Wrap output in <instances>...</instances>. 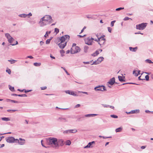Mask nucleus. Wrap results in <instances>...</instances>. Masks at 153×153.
<instances>
[{"label":"nucleus","mask_w":153,"mask_h":153,"mask_svg":"<svg viewBox=\"0 0 153 153\" xmlns=\"http://www.w3.org/2000/svg\"><path fill=\"white\" fill-rule=\"evenodd\" d=\"M1 119L3 121H8L10 120V119L8 117H2L1 118Z\"/></svg>","instance_id":"nucleus-19"},{"label":"nucleus","mask_w":153,"mask_h":153,"mask_svg":"<svg viewBox=\"0 0 153 153\" xmlns=\"http://www.w3.org/2000/svg\"><path fill=\"white\" fill-rule=\"evenodd\" d=\"M32 90H25V93H27L30 91Z\"/></svg>","instance_id":"nucleus-51"},{"label":"nucleus","mask_w":153,"mask_h":153,"mask_svg":"<svg viewBox=\"0 0 153 153\" xmlns=\"http://www.w3.org/2000/svg\"><path fill=\"white\" fill-rule=\"evenodd\" d=\"M129 49L130 51H135L137 49V47H136L134 48H133L131 47H129Z\"/></svg>","instance_id":"nucleus-21"},{"label":"nucleus","mask_w":153,"mask_h":153,"mask_svg":"<svg viewBox=\"0 0 153 153\" xmlns=\"http://www.w3.org/2000/svg\"><path fill=\"white\" fill-rule=\"evenodd\" d=\"M130 19L131 20H132V19H131L130 18H128V17H126L124 18V20L125 21H126V20H128Z\"/></svg>","instance_id":"nucleus-42"},{"label":"nucleus","mask_w":153,"mask_h":153,"mask_svg":"<svg viewBox=\"0 0 153 153\" xmlns=\"http://www.w3.org/2000/svg\"><path fill=\"white\" fill-rule=\"evenodd\" d=\"M33 65L34 66H40L41 65V63H34L33 64Z\"/></svg>","instance_id":"nucleus-28"},{"label":"nucleus","mask_w":153,"mask_h":153,"mask_svg":"<svg viewBox=\"0 0 153 153\" xmlns=\"http://www.w3.org/2000/svg\"><path fill=\"white\" fill-rule=\"evenodd\" d=\"M77 131L76 129H69L64 131L63 133L64 134H68L71 133H74L76 132Z\"/></svg>","instance_id":"nucleus-12"},{"label":"nucleus","mask_w":153,"mask_h":153,"mask_svg":"<svg viewBox=\"0 0 153 153\" xmlns=\"http://www.w3.org/2000/svg\"><path fill=\"white\" fill-rule=\"evenodd\" d=\"M27 58H29L31 59H32L33 58V57L31 56H28L27 57Z\"/></svg>","instance_id":"nucleus-52"},{"label":"nucleus","mask_w":153,"mask_h":153,"mask_svg":"<svg viewBox=\"0 0 153 153\" xmlns=\"http://www.w3.org/2000/svg\"><path fill=\"white\" fill-rule=\"evenodd\" d=\"M60 53L61 54H63L65 53V51L63 50H61L60 51Z\"/></svg>","instance_id":"nucleus-53"},{"label":"nucleus","mask_w":153,"mask_h":153,"mask_svg":"<svg viewBox=\"0 0 153 153\" xmlns=\"http://www.w3.org/2000/svg\"><path fill=\"white\" fill-rule=\"evenodd\" d=\"M8 61L10 62L11 64H14L17 61L16 60L12 59H11L10 60H8Z\"/></svg>","instance_id":"nucleus-20"},{"label":"nucleus","mask_w":153,"mask_h":153,"mask_svg":"<svg viewBox=\"0 0 153 153\" xmlns=\"http://www.w3.org/2000/svg\"><path fill=\"white\" fill-rule=\"evenodd\" d=\"M71 144V142L70 140H68L66 142V145L68 146H69Z\"/></svg>","instance_id":"nucleus-27"},{"label":"nucleus","mask_w":153,"mask_h":153,"mask_svg":"<svg viewBox=\"0 0 153 153\" xmlns=\"http://www.w3.org/2000/svg\"><path fill=\"white\" fill-rule=\"evenodd\" d=\"M89 48L87 46H85L84 48V51L86 53L88 51Z\"/></svg>","instance_id":"nucleus-24"},{"label":"nucleus","mask_w":153,"mask_h":153,"mask_svg":"<svg viewBox=\"0 0 153 153\" xmlns=\"http://www.w3.org/2000/svg\"><path fill=\"white\" fill-rule=\"evenodd\" d=\"M17 111V110H10V109H9V110H7V111L8 112H15L16 111Z\"/></svg>","instance_id":"nucleus-32"},{"label":"nucleus","mask_w":153,"mask_h":153,"mask_svg":"<svg viewBox=\"0 0 153 153\" xmlns=\"http://www.w3.org/2000/svg\"><path fill=\"white\" fill-rule=\"evenodd\" d=\"M6 72H7L9 74H11V71L10 69L7 70H6Z\"/></svg>","instance_id":"nucleus-39"},{"label":"nucleus","mask_w":153,"mask_h":153,"mask_svg":"<svg viewBox=\"0 0 153 153\" xmlns=\"http://www.w3.org/2000/svg\"><path fill=\"white\" fill-rule=\"evenodd\" d=\"M55 32H56V33H59V29L57 28H55V30H54Z\"/></svg>","instance_id":"nucleus-36"},{"label":"nucleus","mask_w":153,"mask_h":153,"mask_svg":"<svg viewBox=\"0 0 153 153\" xmlns=\"http://www.w3.org/2000/svg\"><path fill=\"white\" fill-rule=\"evenodd\" d=\"M80 105L79 104H78L75 106V108H77L78 107H80Z\"/></svg>","instance_id":"nucleus-48"},{"label":"nucleus","mask_w":153,"mask_h":153,"mask_svg":"<svg viewBox=\"0 0 153 153\" xmlns=\"http://www.w3.org/2000/svg\"><path fill=\"white\" fill-rule=\"evenodd\" d=\"M18 44V42L16 41V43L15 44H11L10 45H12V46H14V45H15Z\"/></svg>","instance_id":"nucleus-54"},{"label":"nucleus","mask_w":153,"mask_h":153,"mask_svg":"<svg viewBox=\"0 0 153 153\" xmlns=\"http://www.w3.org/2000/svg\"><path fill=\"white\" fill-rule=\"evenodd\" d=\"M115 82V79L114 77H113L108 82V83L109 84H110L111 85H112Z\"/></svg>","instance_id":"nucleus-17"},{"label":"nucleus","mask_w":153,"mask_h":153,"mask_svg":"<svg viewBox=\"0 0 153 153\" xmlns=\"http://www.w3.org/2000/svg\"><path fill=\"white\" fill-rule=\"evenodd\" d=\"M95 53H96L97 55L99 53V51H96Z\"/></svg>","instance_id":"nucleus-59"},{"label":"nucleus","mask_w":153,"mask_h":153,"mask_svg":"<svg viewBox=\"0 0 153 153\" xmlns=\"http://www.w3.org/2000/svg\"><path fill=\"white\" fill-rule=\"evenodd\" d=\"M93 40H94L95 41L97 42H99V41H100V39L98 37L97 39H93Z\"/></svg>","instance_id":"nucleus-46"},{"label":"nucleus","mask_w":153,"mask_h":153,"mask_svg":"<svg viewBox=\"0 0 153 153\" xmlns=\"http://www.w3.org/2000/svg\"><path fill=\"white\" fill-rule=\"evenodd\" d=\"M67 44V42H61L58 44V45L61 49L64 48Z\"/></svg>","instance_id":"nucleus-16"},{"label":"nucleus","mask_w":153,"mask_h":153,"mask_svg":"<svg viewBox=\"0 0 153 153\" xmlns=\"http://www.w3.org/2000/svg\"><path fill=\"white\" fill-rule=\"evenodd\" d=\"M7 142L9 143H13L16 141V139L13 137H10L6 138Z\"/></svg>","instance_id":"nucleus-13"},{"label":"nucleus","mask_w":153,"mask_h":153,"mask_svg":"<svg viewBox=\"0 0 153 153\" xmlns=\"http://www.w3.org/2000/svg\"><path fill=\"white\" fill-rule=\"evenodd\" d=\"M108 32H109L110 33H111V30H112L111 28L110 27H108Z\"/></svg>","instance_id":"nucleus-47"},{"label":"nucleus","mask_w":153,"mask_h":153,"mask_svg":"<svg viewBox=\"0 0 153 153\" xmlns=\"http://www.w3.org/2000/svg\"><path fill=\"white\" fill-rule=\"evenodd\" d=\"M27 16H31L32 15V14L30 13L29 14H27Z\"/></svg>","instance_id":"nucleus-64"},{"label":"nucleus","mask_w":153,"mask_h":153,"mask_svg":"<svg viewBox=\"0 0 153 153\" xmlns=\"http://www.w3.org/2000/svg\"><path fill=\"white\" fill-rule=\"evenodd\" d=\"M146 80L147 81H148L149 79V77L148 75H146L145 76Z\"/></svg>","instance_id":"nucleus-37"},{"label":"nucleus","mask_w":153,"mask_h":153,"mask_svg":"<svg viewBox=\"0 0 153 153\" xmlns=\"http://www.w3.org/2000/svg\"><path fill=\"white\" fill-rule=\"evenodd\" d=\"M41 90H44L47 88V87L46 86L42 87L40 88Z\"/></svg>","instance_id":"nucleus-45"},{"label":"nucleus","mask_w":153,"mask_h":153,"mask_svg":"<svg viewBox=\"0 0 153 153\" xmlns=\"http://www.w3.org/2000/svg\"><path fill=\"white\" fill-rule=\"evenodd\" d=\"M118 78L119 79V80L121 82L125 81V80L123 79V77L122 76H118Z\"/></svg>","instance_id":"nucleus-25"},{"label":"nucleus","mask_w":153,"mask_h":153,"mask_svg":"<svg viewBox=\"0 0 153 153\" xmlns=\"http://www.w3.org/2000/svg\"><path fill=\"white\" fill-rule=\"evenodd\" d=\"M145 62H147L149 63H153V62H152L151 60L149 59H147L145 60Z\"/></svg>","instance_id":"nucleus-29"},{"label":"nucleus","mask_w":153,"mask_h":153,"mask_svg":"<svg viewBox=\"0 0 153 153\" xmlns=\"http://www.w3.org/2000/svg\"><path fill=\"white\" fill-rule=\"evenodd\" d=\"M24 90H20L19 89H18V91L20 92H22Z\"/></svg>","instance_id":"nucleus-63"},{"label":"nucleus","mask_w":153,"mask_h":153,"mask_svg":"<svg viewBox=\"0 0 153 153\" xmlns=\"http://www.w3.org/2000/svg\"><path fill=\"white\" fill-rule=\"evenodd\" d=\"M104 59V58L102 57H99L96 61H95L93 62L92 65H97L100 63Z\"/></svg>","instance_id":"nucleus-11"},{"label":"nucleus","mask_w":153,"mask_h":153,"mask_svg":"<svg viewBox=\"0 0 153 153\" xmlns=\"http://www.w3.org/2000/svg\"><path fill=\"white\" fill-rule=\"evenodd\" d=\"M25 140L21 138H19V139H16V142L18 143L19 145H23L25 143Z\"/></svg>","instance_id":"nucleus-14"},{"label":"nucleus","mask_w":153,"mask_h":153,"mask_svg":"<svg viewBox=\"0 0 153 153\" xmlns=\"http://www.w3.org/2000/svg\"><path fill=\"white\" fill-rule=\"evenodd\" d=\"M91 116H94L97 115V114H91Z\"/></svg>","instance_id":"nucleus-61"},{"label":"nucleus","mask_w":153,"mask_h":153,"mask_svg":"<svg viewBox=\"0 0 153 153\" xmlns=\"http://www.w3.org/2000/svg\"><path fill=\"white\" fill-rule=\"evenodd\" d=\"M124 9V7H119V8H117L116 9V11H119V10H121L123 9Z\"/></svg>","instance_id":"nucleus-38"},{"label":"nucleus","mask_w":153,"mask_h":153,"mask_svg":"<svg viewBox=\"0 0 153 153\" xmlns=\"http://www.w3.org/2000/svg\"><path fill=\"white\" fill-rule=\"evenodd\" d=\"M39 24L40 26L42 27L48 24H50L49 23V22L46 21V20H45V19H43V18H42L39 21Z\"/></svg>","instance_id":"nucleus-3"},{"label":"nucleus","mask_w":153,"mask_h":153,"mask_svg":"<svg viewBox=\"0 0 153 153\" xmlns=\"http://www.w3.org/2000/svg\"><path fill=\"white\" fill-rule=\"evenodd\" d=\"M65 92L67 94H70L71 91L69 90L66 91H65Z\"/></svg>","instance_id":"nucleus-50"},{"label":"nucleus","mask_w":153,"mask_h":153,"mask_svg":"<svg viewBox=\"0 0 153 153\" xmlns=\"http://www.w3.org/2000/svg\"><path fill=\"white\" fill-rule=\"evenodd\" d=\"M9 89L12 91H13L14 90V88L13 87L11 86L10 85H9Z\"/></svg>","instance_id":"nucleus-30"},{"label":"nucleus","mask_w":153,"mask_h":153,"mask_svg":"<svg viewBox=\"0 0 153 153\" xmlns=\"http://www.w3.org/2000/svg\"><path fill=\"white\" fill-rule=\"evenodd\" d=\"M80 50V48L78 46H72L70 52L71 54H74L79 52Z\"/></svg>","instance_id":"nucleus-2"},{"label":"nucleus","mask_w":153,"mask_h":153,"mask_svg":"<svg viewBox=\"0 0 153 153\" xmlns=\"http://www.w3.org/2000/svg\"><path fill=\"white\" fill-rule=\"evenodd\" d=\"M122 130V128L120 127L116 129L115 131L116 132H119L121 131Z\"/></svg>","instance_id":"nucleus-23"},{"label":"nucleus","mask_w":153,"mask_h":153,"mask_svg":"<svg viewBox=\"0 0 153 153\" xmlns=\"http://www.w3.org/2000/svg\"><path fill=\"white\" fill-rule=\"evenodd\" d=\"M111 117L113 118H117L118 117L117 116L114 114H112L111 115Z\"/></svg>","instance_id":"nucleus-34"},{"label":"nucleus","mask_w":153,"mask_h":153,"mask_svg":"<svg viewBox=\"0 0 153 153\" xmlns=\"http://www.w3.org/2000/svg\"><path fill=\"white\" fill-rule=\"evenodd\" d=\"M109 107L112 109H114V107L113 106L109 105Z\"/></svg>","instance_id":"nucleus-62"},{"label":"nucleus","mask_w":153,"mask_h":153,"mask_svg":"<svg viewBox=\"0 0 153 153\" xmlns=\"http://www.w3.org/2000/svg\"><path fill=\"white\" fill-rule=\"evenodd\" d=\"M5 36L8 39V42L10 43H12L14 40V39L8 33H5Z\"/></svg>","instance_id":"nucleus-8"},{"label":"nucleus","mask_w":153,"mask_h":153,"mask_svg":"<svg viewBox=\"0 0 153 153\" xmlns=\"http://www.w3.org/2000/svg\"><path fill=\"white\" fill-rule=\"evenodd\" d=\"M140 77H141V76H140L138 77L139 80H145L144 79H143L140 78Z\"/></svg>","instance_id":"nucleus-60"},{"label":"nucleus","mask_w":153,"mask_h":153,"mask_svg":"<svg viewBox=\"0 0 153 153\" xmlns=\"http://www.w3.org/2000/svg\"><path fill=\"white\" fill-rule=\"evenodd\" d=\"M57 120L59 122H66L68 121L67 119L66 118L59 117L57 119Z\"/></svg>","instance_id":"nucleus-15"},{"label":"nucleus","mask_w":153,"mask_h":153,"mask_svg":"<svg viewBox=\"0 0 153 153\" xmlns=\"http://www.w3.org/2000/svg\"><path fill=\"white\" fill-rule=\"evenodd\" d=\"M139 111L140 110L139 109H136L131 111V114H134L136 113H138L139 112Z\"/></svg>","instance_id":"nucleus-22"},{"label":"nucleus","mask_w":153,"mask_h":153,"mask_svg":"<svg viewBox=\"0 0 153 153\" xmlns=\"http://www.w3.org/2000/svg\"><path fill=\"white\" fill-rule=\"evenodd\" d=\"M51 39H48L46 41V44H49L50 42Z\"/></svg>","instance_id":"nucleus-40"},{"label":"nucleus","mask_w":153,"mask_h":153,"mask_svg":"<svg viewBox=\"0 0 153 153\" xmlns=\"http://www.w3.org/2000/svg\"><path fill=\"white\" fill-rule=\"evenodd\" d=\"M70 94H71V95H72L74 96H77V95L76 94H75L74 93V92L73 91H71Z\"/></svg>","instance_id":"nucleus-33"},{"label":"nucleus","mask_w":153,"mask_h":153,"mask_svg":"<svg viewBox=\"0 0 153 153\" xmlns=\"http://www.w3.org/2000/svg\"><path fill=\"white\" fill-rule=\"evenodd\" d=\"M9 100L10 101H11L12 102H13L14 103H19L17 101H15V100Z\"/></svg>","instance_id":"nucleus-43"},{"label":"nucleus","mask_w":153,"mask_h":153,"mask_svg":"<svg viewBox=\"0 0 153 153\" xmlns=\"http://www.w3.org/2000/svg\"><path fill=\"white\" fill-rule=\"evenodd\" d=\"M44 42L43 41H41L40 42V44L41 45H42L44 44Z\"/></svg>","instance_id":"nucleus-55"},{"label":"nucleus","mask_w":153,"mask_h":153,"mask_svg":"<svg viewBox=\"0 0 153 153\" xmlns=\"http://www.w3.org/2000/svg\"><path fill=\"white\" fill-rule=\"evenodd\" d=\"M135 84V83H123V84L122 85H125V84Z\"/></svg>","instance_id":"nucleus-58"},{"label":"nucleus","mask_w":153,"mask_h":153,"mask_svg":"<svg viewBox=\"0 0 153 153\" xmlns=\"http://www.w3.org/2000/svg\"><path fill=\"white\" fill-rule=\"evenodd\" d=\"M42 18L43 19H45V20H46V21L49 22V23L50 24L52 22L53 20L52 19L51 16L50 15H45Z\"/></svg>","instance_id":"nucleus-7"},{"label":"nucleus","mask_w":153,"mask_h":153,"mask_svg":"<svg viewBox=\"0 0 153 153\" xmlns=\"http://www.w3.org/2000/svg\"><path fill=\"white\" fill-rule=\"evenodd\" d=\"M94 89L96 91H106L105 87L103 85L96 87L94 88Z\"/></svg>","instance_id":"nucleus-9"},{"label":"nucleus","mask_w":153,"mask_h":153,"mask_svg":"<svg viewBox=\"0 0 153 153\" xmlns=\"http://www.w3.org/2000/svg\"><path fill=\"white\" fill-rule=\"evenodd\" d=\"M105 36L104 35H103V36H102L99 38L100 41H99L98 43L100 45L104 44V43L105 42L106 40L104 38V37Z\"/></svg>","instance_id":"nucleus-10"},{"label":"nucleus","mask_w":153,"mask_h":153,"mask_svg":"<svg viewBox=\"0 0 153 153\" xmlns=\"http://www.w3.org/2000/svg\"><path fill=\"white\" fill-rule=\"evenodd\" d=\"M70 38V36L68 35H65L61 37L59 39L61 42H65L68 41Z\"/></svg>","instance_id":"nucleus-5"},{"label":"nucleus","mask_w":153,"mask_h":153,"mask_svg":"<svg viewBox=\"0 0 153 153\" xmlns=\"http://www.w3.org/2000/svg\"><path fill=\"white\" fill-rule=\"evenodd\" d=\"M147 23H142L136 26V28L140 30H143L145 29L147 25Z\"/></svg>","instance_id":"nucleus-4"},{"label":"nucleus","mask_w":153,"mask_h":153,"mask_svg":"<svg viewBox=\"0 0 153 153\" xmlns=\"http://www.w3.org/2000/svg\"><path fill=\"white\" fill-rule=\"evenodd\" d=\"M102 105L105 108H108L109 106V105H108L102 104Z\"/></svg>","instance_id":"nucleus-44"},{"label":"nucleus","mask_w":153,"mask_h":153,"mask_svg":"<svg viewBox=\"0 0 153 153\" xmlns=\"http://www.w3.org/2000/svg\"><path fill=\"white\" fill-rule=\"evenodd\" d=\"M116 22V21L115 20L113 21H112L111 22V27H113L114 25V23Z\"/></svg>","instance_id":"nucleus-35"},{"label":"nucleus","mask_w":153,"mask_h":153,"mask_svg":"<svg viewBox=\"0 0 153 153\" xmlns=\"http://www.w3.org/2000/svg\"><path fill=\"white\" fill-rule=\"evenodd\" d=\"M93 39L94 38L92 37H87L85 40V43L88 45H91L93 42Z\"/></svg>","instance_id":"nucleus-6"},{"label":"nucleus","mask_w":153,"mask_h":153,"mask_svg":"<svg viewBox=\"0 0 153 153\" xmlns=\"http://www.w3.org/2000/svg\"><path fill=\"white\" fill-rule=\"evenodd\" d=\"M19 16L21 17L25 18L27 16V15L26 14H23L19 15Z\"/></svg>","instance_id":"nucleus-26"},{"label":"nucleus","mask_w":153,"mask_h":153,"mask_svg":"<svg viewBox=\"0 0 153 153\" xmlns=\"http://www.w3.org/2000/svg\"><path fill=\"white\" fill-rule=\"evenodd\" d=\"M146 147V146H142L141 147V148L142 149H144Z\"/></svg>","instance_id":"nucleus-56"},{"label":"nucleus","mask_w":153,"mask_h":153,"mask_svg":"<svg viewBox=\"0 0 153 153\" xmlns=\"http://www.w3.org/2000/svg\"><path fill=\"white\" fill-rule=\"evenodd\" d=\"M99 137H102L103 139H106V138H110L111 137H104V136H100Z\"/></svg>","instance_id":"nucleus-41"},{"label":"nucleus","mask_w":153,"mask_h":153,"mask_svg":"<svg viewBox=\"0 0 153 153\" xmlns=\"http://www.w3.org/2000/svg\"><path fill=\"white\" fill-rule=\"evenodd\" d=\"M95 143V142L94 141H93L91 142H89L88 145L85 146L84 148L85 149L87 148H92V146H91V145L93 143Z\"/></svg>","instance_id":"nucleus-18"},{"label":"nucleus","mask_w":153,"mask_h":153,"mask_svg":"<svg viewBox=\"0 0 153 153\" xmlns=\"http://www.w3.org/2000/svg\"><path fill=\"white\" fill-rule=\"evenodd\" d=\"M91 55L93 56H97V54H96V53L94 52V53H93L91 54Z\"/></svg>","instance_id":"nucleus-49"},{"label":"nucleus","mask_w":153,"mask_h":153,"mask_svg":"<svg viewBox=\"0 0 153 153\" xmlns=\"http://www.w3.org/2000/svg\"><path fill=\"white\" fill-rule=\"evenodd\" d=\"M136 72H137V71H134L133 72V74H134V75L135 76H138V74Z\"/></svg>","instance_id":"nucleus-31"},{"label":"nucleus","mask_w":153,"mask_h":153,"mask_svg":"<svg viewBox=\"0 0 153 153\" xmlns=\"http://www.w3.org/2000/svg\"><path fill=\"white\" fill-rule=\"evenodd\" d=\"M47 143L49 145H51L52 146L55 148H57L59 146V143L61 142V146L63 145V141L62 140H57L54 137H50L47 140Z\"/></svg>","instance_id":"nucleus-1"},{"label":"nucleus","mask_w":153,"mask_h":153,"mask_svg":"<svg viewBox=\"0 0 153 153\" xmlns=\"http://www.w3.org/2000/svg\"><path fill=\"white\" fill-rule=\"evenodd\" d=\"M91 116V114H87V115H85V116L87 117H90Z\"/></svg>","instance_id":"nucleus-57"}]
</instances>
